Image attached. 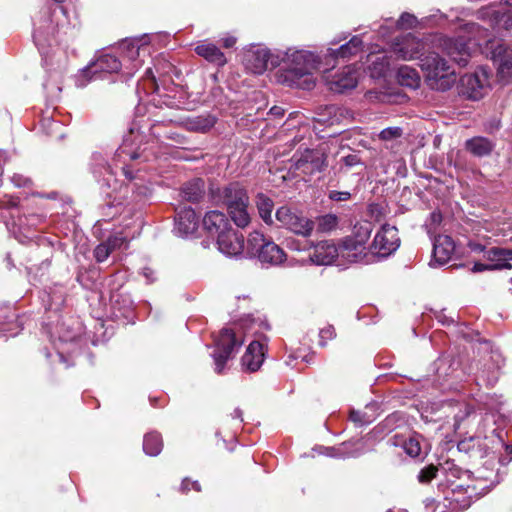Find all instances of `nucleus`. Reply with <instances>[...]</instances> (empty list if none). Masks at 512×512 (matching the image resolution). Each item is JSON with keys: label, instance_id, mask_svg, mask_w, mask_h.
<instances>
[{"label": "nucleus", "instance_id": "25", "mask_svg": "<svg viewBox=\"0 0 512 512\" xmlns=\"http://www.w3.org/2000/svg\"><path fill=\"white\" fill-rule=\"evenodd\" d=\"M199 220L190 207L180 209L175 217L174 232L180 237L192 236L198 228Z\"/></svg>", "mask_w": 512, "mask_h": 512}, {"label": "nucleus", "instance_id": "7", "mask_svg": "<svg viewBox=\"0 0 512 512\" xmlns=\"http://www.w3.org/2000/svg\"><path fill=\"white\" fill-rule=\"evenodd\" d=\"M246 254L257 258L262 264L276 266L286 259L284 250L262 232L253 231L247 239Z\"/></svg>", "mask_w": 512, "mask_h": 512}, {"label": "nucleus", "instance_id": "63", "mask_svg": "<svg viewBox=\"0 0 512 512\" xmlns=\"http://www.w3.org/2000/svg\"><path fill=\"white\" fill-rule=\"evenodd\" d=\"M335 329L333 326L328 325L322 328L319 332V345L321 347H325L327 344V340H331L335 337Z\"/></svg>", "mask_w": 512, "mask_h": 512}, {"label": "nucleus", "instance_id": "59", "mask_svg": "<svg viewBox=\"0 0 512 512\" xmlns=\"http://www.w3.org/2000/svg\"><path fill=\"white\" fill-rule=\"evenodd\" d=\"M113 251L106 242L100 243L94 249V257L97 262H104Z\"/></svg>", "mask_w": 512, "mask_h": 512}, {"label": "nucleus", "instance_id": "15", "mask_svg": "<svg viewBox=\"0 0 512 512\" xmlns=\"http://www.w3.org/2000/svg\"><path fill=\"white\" fill-rule=\"evenodd\" d=\"M399 246L398 229L395 226L384 224L376 233L370 250L373 255L379 258H386L393 254Z\"/></svg>", "mask_w": 512, "mask_h": 512}, {"label": "nucleus", "instance_id": "23", "mask_svg": "<svg viewBox=\"0 0 512 512\" xmlns=\"http://www.w3.org/2000/svg\"><path fill=\"white\" fill-rule=\"evenodd\" d=\"M340 257L349 263H369L371 261V252L367 247L358 243L350 237L343 239L339 245Z\"/></svg>", "mask_w": 512, "mask_h": 512}, {"label": "nucleus", "instance_id": "4", "mask_svg": "<svg viewBox=\"0 0 512 512\" xmlns=\"http://www.w3.org/2000/svg\"><path fill=\"white\" fill-rule=\"evenodd\" d=\"M57 357L65 367L74 364V360L81 354L83 339L81 337V326L77 321L71 323L57 322L55 326L48 322L44 325Z\"/></svg>", "mask_w": 512, "mask_h": 512}, {"label": "nucleus", "instance_id": "27", "mask_svg": "<svg viewBox=\"0 0 512 512\" xmlns=\"http://www.w3.org/2000/svg\"><path fill=\"white\" fill-rule=\"evenodd\" d=\"M219 198L227 210L249 200L246 189L237 182L225 186L220 191Z\"/></svg>", "mask_w": 512, "mask_h": 512}, {"label": "nucleus", "instance_id": "55", "mask_svg": "<svg viewBox=\"0 0 512 512\" xmlns=\"http://www.w3.org/2000/svg\"><path fill=\"white\" fill-rule=\"evenodd\" d=\"M474 413V407L470 404H463L459 411L455 414V430L460 428L461 422H463L466 418H468L471 414Z\"/></svg>", "mask_w": 512, "mask_h": 512}, {"label": "nucleus", "instance_id": "28", "mask_svg": "<svg viewBox=\"0 0 512 512\" xmlns=\"http://www.w3.org/2000/svg\"><path fill=\"white\" fill-rule=\"evenodd\" d=\"M455 252V243L448 235H438L433 241V261L439 265L446 264Z\"/></svg>", "mask_w": 512, "mask_h": 512}, {"label": "nucleus", "instance_id": "3", "mask_svg": "<svg viewBox=\"0 0 512 512\" xmlns=\"http://www.w3.org/2000/svg\"><path fill=\"white\" fill-rule=\"evenodd\" d=\"M439 471L440 476H443L451 487L452 497L450 498V504L459 506L461 510L469 508L473 498L478 499L485 495L500 482L498 473L494 476V480L482 474L472 480L471 472L462 470L452 460H446L440 464Z\"/></svg>", "mask_w": 512, "mask_h": 512}, {"label": "nucleus", "instance_id": "64", "mask_svg": "<svg viewBox=\"0 0 512 512\" xmlns=\"http://www.w3.org/2000/svg\"><path fill=\"white\" fill-rule=\"evenodd\" d=\"M11 182L14 184V186L19 188L29 187L32 185L31 178L20 173H14L11 177Z\"/></svg>", "mask_w": 512, "mask_h": 512}, {"label": "nucleus", "instance_id": "6", "mask_svg": "<svg viewBox=\"0 0 512 512\" xmlns=\"http://www.w3.org/2000/svg\"><path fill=\"white\" fill-rule=\"evenodd\" d=\"M420 66L425 73L427 85L433 90L447 91L456 82L455 71L439 55V52L432 51L427 53V55L421 58Z\"/></svg>", "mask_w": 512, "mask_h": 512}, {"label": "nucleus", "instance_id": "16", "mask_svg": "<svg viewBox=\"0 0 512 512\" xmlns=\"http://www.w3.org/2000/svg\"><path fill=\"white\" fill-rule=\"evenodd\" d=\"M33 39L41 53L46 45H51V41L55 36L56 27L53 25L52 12L49 8L40 11L39 16L33 22Z\"/></svg>", "mask_w": 512, "mask_h": 512}, {"label": "nucleus", "instance_id": "62", "mask_svg": "<svg viewBox=\"0 0 512 512\" xmlns=\"http://www.w3.org/2000/svg\"><path fill=\"white\" fill-rule=\"evenodd\" d=\"M287 247L291 250L295 251H306L313 247V242L309 240H305L303 242L296 239H288Z\"/></svg>", "mask_w": 512, "mask_h": 512}, {"label": "nucleus", "instance_id": "39", "mask_svg": "<svg viewBox=\"0 0 512 512\" xmlns=\"http://www.w3.org/2000/svg\"><path fill=\"white\" fill-rule=\"evenodd\" d=\"M163 123L164 121L157 122L150 127V134L156 142L165 145L182 144L183 137L180 134L172 131H166L163 133L160 131Z\"/></svg>", "mask_w": 512, "mask_h": 512}, {"label": "nucleus", "instance_id": "1", "mask_svg": "<svg viewBox=\"0 0 512 512\" xmlns=\"http://www.w3.org/2000/svg\"><path fill=\"white\" fill-rule=\"evenodd\" d=\"M143 136L138 129L131 127L129 135L125 136L122 145L115 151L113 157V164H109L106 158L101 153H94L92 155L91 169L94 177L102 187L116 191L118 181L114 177V168L118 164H122L121 170L129 181L126 185L127 190L134 191L138 184L133 182L137 179L134 175V168L128 162L141 160L143 162L151 161L156 158V154L152 151V146L148 147L147 143H142Z\"/></svg>", "mask_w": 512, "mask_h": 512}, {"label": "nucleus", "instance_id": "31", "mask_svg": "<svg viewBox=\"0 0 512 512\" xmlns=\"http://www.w3.org/2000/svg\"><path fill=\"white\" fill-rule=\"evenodd\" d=\"M484 257L490 262L492 270L512 268V249L492 247L485 252Z\"/></svg>", "mask_w": 512, "mask_h": 512}, {"label": "nucleus", "instance_id": "13", "mask_svg": "<svg viewBox=\"0 0 512 512\" xmlns=\"http://www.w3.org/2000/svg\"><path fill=\"white\" fill-rule=\"evenodd\" d=\"M489 88V73L480 67L474 73L465 74L459 81V94L470 100L483 98Z\"/></svg>", "mask_w": 512, "mask_h": 512}, {"label": "nucleus", "instance_id": "41", "mask_svg": "<svg viewBox=\"0 0 512 512\" xmlns=\"http://www.w3.org/2000/svg\"><path fill=\"white\" fill-rule=\"evenodd\" d=\"M255 204L260 218L265 224L271 226L274 223L272 211L274 208L273 200L264 193H258L255 197Z\"/></svg>", "mask_w": 512, "mask_h": 512}, {"label": "nucleus", "instance_id": "58", "mask_svg": "<svg viewBox=\"0 0 512 512\" xmlns=\"http://www.w3.org/2000/svg\"><path fill=\"white\" fill-rule=\"evenodd\" d=\"M403 131L400 127H387L379 133V138L383 141H390L400 138Z\"/></svg>", "mask_w": 512, "mask_h": 512}, {"label": "nucleus", "instance_id": "22", "mask_svg": "<svg viewBox=\"0 0 512 512\" xmlns=\"http://www.w3.org/2000/svg\"><path fill=\"white\" fill-rule=\"evenodd\" d=\"M477 18L488 21L494 29L512 30V12H503L495 5L482 7L477 11Z\"/></svg>", "mask_w": 512, "mask_h": 512}, {"label": "nucleus", "instance_id": "18", "mask_svg": "<svg viewBox=\"0 0 512 512\" xmlns=\"http://www.w3.org/2000/svg\"><path fill=\"white\" fill-rule=\"evenodd\" d=\"M363 49V40L361 36L355 35L348 42L340 47L328 48L323 54L327 71L333 68L339 59L348 60L352 56L357 55Z\"/></svg>", "mask_w": 512, "mask_h": 512}, {"label": "nucleus", "instance_id": "40", "mask_svg": "<svg viewBox=\"0 0 512 512\" xmlns=\"http://www.w3.org/2000/svg\"><path fill=\"white\" fill-rule=\"evenodd\" d=\"M397 80L401 86H405L410 89H417L421 82L418 71L407 65H402L398 68Z\"/></svg>", "mask_w": 512, "mask_h": 512}, {"label": "nucleus", "instance_id": "8", "mask_svg": "<svg viewBox=\"0 0 512 512\" xmlns=\"http://www.w3.org/2000/svg\"><path fill=\"white\" fill-rule=\"evenodd\" d=\"M123 63L113 53H102L89 66L85 67L76 78L77 87H85L91 80L103 79L106 74L117 73Z\"/></svg>", "mask_w": 512, "mask_h": 512}, {"label": "nucleus", "instance_id": "53", "mask_svg": "<svg viewBox=\"0 0 512 512\" xmlns=\"http://www.w3.org/2000/svg\"><path fill=\"white\" fill-rule=\"evenodd\" d=\"M340 445L346 446L344 449L345 452L355 454V455H347V456H345V459L357 458V457L361 456L362 454H364V452H365L364 445L360 439L346 441V442L341 443Z\"/></svg>", "mask_w": 512, "mask_h": 512}, {"label": "nucleus", "instance_id": "42", "mask_svg": "<svg viewBox=\"0 0 512 512\" xmlns=\"http://www.w3.org/2000/svg\"><path fill=\"white\" fill-rule=\"evenodd\" d=\"M216 123V118L212 115H200L188 118L185 126L189 131L205 133L209 131Z\"/></svg>", "mask_w": 512, "mask_h": 512}, {"label": "nucleus", "instance_id": "12", "mask_svg": "<svg viewBox=\"0 0 512 512\" xmlns=\"http://www.w3.org/2000/svg\"><path fill=\"white\" fill-rule=\"evenodd\" d=\"M426 42L412 33L396 37L391 44V51L397 59L410 61L423 58L426 54Z\"/></svg>", "mask_w": 512, "mask_h": 512}, {"label": "nucleus", "instance_id": "47", "mask_svg": "<svg viewBox=\"0 0 512 512\" xmlns=\"http://www.w3.org/2000/svg\"><path fill=\"white\" fill-rule=\"evenodd\" d=\"M499 448H504L506 455L499 457V463L502 466L507 465L512 461V445H506L503 441V438L501 436L500 432L493 431V438L491 440V452H495Z\"/></svg>", "mask_w": 512, "mask_h": 512}, {"label": "nucleus", "instance_id": "20", "mask_svg": "<svg viewBox=\"0 0 512 512\" xmlns=\"http://www.w3.org/2000/svg\"><path fill=\"white\" fill-rule=\"evenodd\" d=\"M326 85L335 93L352 90L358 83V71L353 65H347L333 75H325Z\"/></svg>", "mask_w": 512, "mask_h": 512}, {"label": "nucleus", "instance_id": "30", "mask_svg": "<svg viewBox=\"0 0 512 512\" xmlns=\"http://www.w3.org/2000/svg\"><path fill=\"white\" fill-rule=\"evenodd\" d=\"M264 361L263 346L258 341H252L242 356V367L249 372L257 371Z\"/></svg>", "mask_w": 512, "mask_h": 512}, {"label": "nucleus", "instance_id": "26", "mask_svg": "<svg viewBox=\"0 0 512 512\" xmlns=\"http://www.w3.org/2000/svg\"><path fill=\"white\" fill-rule=\"evenodd\" d=\"M313 247L314 251L310 254V260L316 265H330L340 257L339 246L332 242L322 241Z\"/></svg>", "mask_w": 512, "mask_h": 512}, {"label": "nucleus", "instance_id": "17", "mask_svg": "<svg viewBox=\"0 0 512 512\" xmlns=\"http://www.w3.org/2000/svg\"><path fill=\"white\" fill-rule=\"evenodd\" d=\"M491 58L497 66V75L503 84L512 82V46L505 43L491 45Z\"/></svg>", "mask_w": 512, "mask_h": 512}, {"label": "nucleus", "instance_id": "52", "mask_svg": "<svg viewBox=\"0 0 512 512\" xmlns=\"http://www.w3.org/2000/svg\"><path fill=\"white\" fill-rule=\"evenodd\" d=\"M133 237H134V233L132 235H130L129 233H125V232L121 231V232H117V233L111 235L107 239L106 243L109 245L111 250L114 251L116 249L122 248L123 246L126 247L130 238H133Z\"/></svg>", "mask_w": 512, "mask_h": 512}, {"label": "nucleus", "instance_id": "34", "mask_svg": "<svg viewBox=\"0 0 512 512\" xmlns=\"http://www.w3.org/2000/svg\"><path fill=\"white\" fill-rule=\"evenodd\" d=\"M195 52L217 66H224L227 62L224 53L213 43L203 42L195 47Z\"/></svg>", "mask_w": 512, "mask_h": 512}, {"label": "nucleus", "instance_id": "50", "mask_svg": "<svg viewBox=\"0 0 512 512\" xmlns=\"http://www.w3.org/2000/svg\"><path fill=\"white\" fill-rule=\"evenodd\" d=\"M120 49L125 52L124 59H128L132 63V70L140 68L141 63L137 60L140 55V48L132 42H124L121 44Z\"/></svg>", "mask_w": 512, "mask_h": 512}, {"label": "nucleus", "instance_id": "37", "mask_svg": "<svg viewBox=\"0 0 512 512\" xmlns=\"http://www.w3.org/2000/svg\"><path fill=\"white\" fill-rule=\"evenodd\" d=\"M181 194L186 201L197 203L205 194V182L200 179H193L182 187Z\"/></svg>", "mask_w": 512, "mask_h": 512}, {"label": "nucleus", "instance_id": "33", "mask_svg": "<svg viewBox=\"0 0 512 512\" xmlns=\"http://www.w3.org/2000/svg\"><path fill=\"white\" fill-rule=\"evenodd\" d=\"M0 329L10 336H16L22 329L17 313L10 307H0Z\"/></svg>", "mask_w": 512, "mask_h": 512}, {"label": "nucleus", "instance_id": "46", "mask_svg": "<svg viewBox=\"0 0 512 512\" xmlns=\"http://www.w3.org/2000/svg\"><path fill=\"white\" fill-rule=\"evenodd\" d=\"M151 103L153 106L162 108L163 106L171 109H180L183 106V102L176 98V95L168 93H160L159 89H156V95L152 98Z\"/></svg>", "mask_w": 512, "mask_h": 512}, {"label": "nucleus", "instance_id": "29", "mask_svg": "<svg viewBox=\"0 0 512 512\" xmlns=\"http://www.w3.org/2000/svg\"><path fill=\"white\" fill-rule=\"evenodd\" d=\"M203 227L211 236L216 235L218 238L222 232L228 231L231 225L224 213L213 210L205 214Z\"/></svg>", "mask_w": 512, "mask_h": 512}, {"label": "nucleus", "instance_id": "10", "mask_svg": "<svg viewBox=\"0 0 512 512\" xmlns=\"http://www.w3.org/2000/svg\"><path fill=\"white\" fill-rule=\"evenodd\" d=\"M214 351L211 354L214 361V371L223 374L226 363L233 358L241 347L242 341H238L235 333L229 328H223L214 340Z\"/></svg>", "mask_w": 512, "mask_h": 512}, {"label": "nucleus", "instance_id": "45", "mask_svg": "<svg viewBox=\"0 0 512 512\" xmlns=\"http://www.w3.org/2000/svg\"><path fill=\"white\" fill-rule=\"evenodd\" d=\"M163 448V440L158 432H149L144 435L143 451L148 456H157Z\"/></svg>", "mask_w": 512, "mask_h": 512}, {"label": "nucleus", "instance_id": "36", "mask_svg": "<svg viewBox=\"0 0 512 512\" xmlns=\"http://www.w3.org/2000/svg\"><path fill=\"white\" fill-rule=\"evenodd\" d=\"M111 301L114 311L118 312L116 316L131 317L135 304L130 294L124 292L114 293L111 296Z\"/></svg>", "mask_w": 512, "mask_h": 512}, {"label": "nucleus", "instance_id": "11", "mask_svg": "<svg viewBox=\"0 0 512 512\" xmlns=\"http://www.w3.org/2000/svg\"><path fill=\"white\" fill-rule=\"evenodd\" d=\"M243 64L251 73L260 75L269 66L277 67L280 65V52L274 54L265 46L252 45L244 52Z\"/></svg>", "mask_w": 512, "mask_h": 512}, {"label": "nucleus", "instance_id": "56", "mask_svg": "<svg viewBox=\"0 0 512 512\" xmlns=\"http://www.w3.org/2000/svg\"><path fill=\"white\" fill-rule=\"evenodd\" d=\"M440 476L439 467L428 466L419 472L418 479L422 483H427Z\"/></svg>", "mask_w": 512, "mask_h": 512}, {"label": "nucleus", "instance_id": "57", "mask_svg": "<svg viewBox=\"0 0 512 512\" xmlns=\"http://www.w3.org/2000/svg\"><path fill=\"white\" fill-rule=\"evenodd\" d=\"M416 24L417 18L413 14L407 12L402 13L396 22L397 27L400 29L413 28L416 26Z\"/></svg>", "mask_w": 512, "mask_h": 512}, {"label": "nucleus", "instance_id": "43", "mask_svg": "<svg viewBox=\"0 0 512 512\" xmlns=\"http://www.w3.org/2000/svg\"><path fill=\"white\" fill-rule=\"evenodd\" d=\"M249 201L243 202L239 206H235L227 210L229 217L239 228L247 227L251 222V216L248 211Z\"/></svg>", "mask_w": 512, "mask_h": 512}, {"label": "nucleus", "instance_id": "5", "mask_svg": "<svg viewBox=\"0 0 512 512\" xmlns=\"http://www.w3.org/2000/svg\"><path fill=\"white\" fill-rule=\"evenodd\" d=\"M0 210L3 218L10 219L6 226L20 243L31 241L36 228L46 220L45 214L19 207L18 201L12 197L0 199Z\"/></svg>", "mask_w": 512, "mask_h": 512}, {"label": "nucleus", "instance_id": "19", "mask_svg": "<svg viewBox=\"0 0 512 512\" xmlns=\"http://www.w3.org/2000/svg\"><path fill=\"white\" fill-rule=\"evenodd\" d=\"M293 167L306 175L320 172L325 167V157L318 150L305 149L303 152H296L293 157Z\"/></svg>", "mask_w": 512, "mask_h": 512}, {"label": "nucleus", "instance_id": "2", "mask_svg": "<svg viewBox=\"0 0 512 512\" xmlns=\"http://www.w3.org/2000/svg\"><path fill=\"white\" fill-rule=\"evenodd\" d=\"M283 67L277 72V82L290 88L311 90L315 86L314 73L327 72L323 54L298 48L280 52Z\"/></svg>", "mask_w": 512, "mask_h": 512}, {"label": "nucleus", "instance_id": "35", "mask_svg": "<svg viewBox=\"0 0 512 512\" xmlns=\"http://www.w3.org/2000/svg\"><path fill=\"white\" fill-rule=\"evenodd\" d=\"M459 364L454 356L443 354L434 362L435 373L439 379L446 380L457 371Z\"/></svg>", "mask_w": 512, "mask_h": 512}, {"label": "nucleus", "instance_id": "14", "mask_svg": "<svg viewBox=\"0 0 512 512\" xmlns=\"http://www.w3.org/2000/svg\"><path fill=\"white\" fill-rule=\"evenodd\" d=\"M433 43L443 54L460 67H465L469 63L471 54L467 40L464 37L436 36L433 39Z\"/></svg>", "mask_w": 512, "mask_h": 512}, {"label": "nucleus", "instance_id": "32", "mask_svg": "<svg viewBox=\"0 0 512 512\" xmlns=\"http://www.w3.org/2000/svg\"><path fill=\"white\" fill-rule=\"evenodd\" d=\"M65 295V288L61 285H55L54 287H50L49 290H45L41 297L45 309L57 314L64 305Z\"/></svg>", "mask_w": 512, "mask_h": 512}, {"label": "nucleus", "instance_id": "60", "mask_svg": "<svg viewBox=\"0 0 512 512\" xmlns=\"http://www.w3.org/2000/svg\"><path fill=\"white\" fill-rule=\"evenodd\" d=\"M115 201L116 197H114L113 201H109L107 203V209L110 211L107 213L108 215H111V217H115L116 215H122V213H124L125 211L128 215L130 214L131 209H127V207H124L122 202L115 203Z\"/></svg>", "mask_w": 512, "mask_h": 512}, {"label": "nucleus", "instance_id": "44", "mask_svg": "<svg viewBox=\"0 0 512 512\" xmlns=\"http://www.w3.org/2000/svg\"><path fill=\"white\" fill-rule=\"evenodd\" d=\"M490 359L493 362L492 367H488V370L483 369L480 373L479 378H481L483 381L486 382L488 386H493L499 377V370L501 368V365L503 364L504 360L502 359L501 355L498 353H492L490 356Z\"/></svg>", "mask_w": 512, "mask_h": 512}, {"label": "nucleus", "instance_id": "49", "mask_svg": "<svg viewBox=\"0 0 512 512\" xmlns=\"http://www.w3.org/2000/svg\"><path fill=\"white\" fill-rule=\"evenodd\" d=\"M372 232V224L370 222L358 223L354 226L352 235L349 237L358 243L365 245L370 238Z\"/></svg>", "mask_w": 512, "mask_h": 512}, {"label": "nucleus", "instance_id": "54", "mask_svg": "<svg viewBox=\"0 0 512 512\" xmlns=\"http://www.w3.org/2000/svg\"><path fill=\"white\" fill-rule=\"evenodd\" d=\"M345 445H338L334 447H324L320 446L318 448L319 453L326 455L331 458H337V459H345V456L352 455L351 453L345 452Z\"/></svg>", "mask_w": 512, "mask_h": 512}, {"label": "nucleus", "instance_id": "61", "mask_svg": "<svg viewBox=\"0 0 512 512\" xmlns=\"http://www.w3.org/2000/svg\"><path fill=\"white\" fill-rule=\"evenodd\" d=\"M350 420L358 426H364L372 422V419L367 416L366 412L359 410H352L350 412Z\"/></svg>", "mask_w": 512, "mask_h": 512}, {"label": "nucleus", "instance_id": "51", "mask_svg": "<svg viewBox=\"0 0 512 512\" xmlns=\"http://www.w3.org/2000/svg\"><path fill=\"white\" fill-rule=\"evenodd\" d=\"M395 445H401L410 457H418L421 452V446L418 439V436H410L408 438H404L401 441H395Z\"/></svg>", "mask_w": 512, "mask_h": 512}, {"label": "nucleus", "instance_id": "21", "mask_svg": "<svg viewBox=\"0 0 512 512\" xmlns=\"http://www.w3.org/2000/svg\"><path fill=\"white\" fill-rule=\"evenodd\" d=\"M217 246L219 251L228 257H238L246 253L243 234L232 227L219 235Z\"/></svg>", "mask_w": 512, "mask_h": 512}, {"label": "nucleus", "instance_id": "9", "mask_svg": "<svg viewBox=\"0 0 512 512\" xmlns=\"http://www.w3.org/2000/svg\"><path fill=\"white\" fill-rule=\"evenodd\" d=\"M275 218L279 227L304 238H309L315 229V221L306 217L300 210L289 206L279 207Z\"/></svg>", "mask_w": 512, "mask_h": 512}, {"label": "nucleus", "instance_id": "48", "mask_svg": "<svg viewBox=\"0 0 512 512\" xmlns=\"http://www.w3.org/2000/svg\"><path fill=\"white\" fill-rule=\"evenodd\" d=\"M339 223L337 215L328 213L321 215L316 219L317 231L321 233H330L334 231Z\"/></svg>", "mask_w": 512, "mask_h": 512}, {"label": "nucleus", "instance_id": "38", "mask_svg": "<svg viewBox=\"0 0 512 512\" xmlns=\"http://www.w3.org/2000/svg\"><path fill=\"white\" fill-rule=\"evenodd\" d=\"M467 151L476 157H485L490 155L494 148V143L485 137H474L466 141Z\"/></svg>", "mask_w": 512, "mask_h": 512}, {"label": "nucleus", "instance_id": "24", "mask_svg": "<svg viewBox=\"0 0 512 512\" xmlns=\"http://www.w3.org/2000/svg\"><path fill=\"white\" fill-rule=\"evenodd\" d=\"M492 438L493 434L484 438L470 436L460 440L457 447L460 452L469 454L471 457L483 458L491 453Z\"/></svg>", "mask_w": 512, "mask_h": 512}]
</instances>
